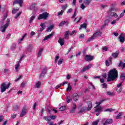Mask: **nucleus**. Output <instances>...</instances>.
<instances>
[{
    "label": "nucleus",
    "instance_id": "f257e3e1",
    "mask_svg": "<svg viewBox=\"0 0 125 125\" xmlns=\"http://www.w3.org/2000/svg\"><path fill=\"white\" fill-rule=\"evenodd\" d=\"M118 71L114 68L109 71L107 82H111L115 81L118 78Z\"/></svg>",
    "mask_w": 125,
    "mask_h": 125
},
{
    "label": "nucleus",
    "instance_id": "f03ea898",
    "mask_svg": "<svg viewBox=\"0 0 125 125\" xmlns=\"http://www.w3.org/2000/svg\"><path fill=\"white\" fill-rule=\"evenodd\" d=\"M101 35H102V32H101V31H98L94 33L93 35L87 40V42H89L93 41V40L96 39V38L101 37Z\"/></svg>",
    "mask_w": 125,
    "mask_h": 125
},
{
    "label": "nucleus",
    "instance_id": "7ed1b4c3",
    "mask_svg": "<svg viewBox=\"0 0 125 125\" xmlns=\"http://www.w3.org/2000/svg\"><path fill=\"white\" fill-rule=\"evenodd\" d=\"M10 22V20L9 19H7L6 20V23L4 25L1 26L0 28V30L2 33H4L5 32V30L8 26H9V22Z\"/></svg>",
    "mask_w": 125,
    "mask_h": 125
},
{
    "label": "nucleus",
    "instance_id": "20e7f679",
    "mask_svg": "<svg viewBox=\"0 0 125 125\" xmlns=\"http://www.w3.org/2000/svg\"><path fill=\"white\" fill-rule=\"evenodd\" d=\"M48 15H49V14H48L47 12H45L42 14H40L38 17V20H41V19L46 20L47 17H48Z\"/></svg>",
    "mask_w": 125,
    "mask_h": 125
},
{
    "label": "nucleus",
    "instance_id": "39448f33",
    "mask_svg": "<svg viewBox=\"0 0 125 125\" xmlns=\"http://www.w3.org/2000/svg\"><path fill=\"white\" fill-rule=\"evenodd\" d=\"M95 112H96V116H99L100 113L103 111V107L101 106H95Z\"/></svg>",
    "mask_w": 125,
    "mask_h": 125
},
{
    "label": "nucleus",
    "instance_id": "423d86ee",
    "mask_svg": "<svg viewBox=\"0 0 125 125\" xmlns=\"http://www.w3.org/2000/svg\"><path fill=\"white\" fill-rule=\"evenodd\" d=\"M9 86H10V83H9L7 86L6 85L5 83H3L1 86V92H4Z\"/></svg>",
    "mask_w": 125,
    "mask_h": 125
},
{
    "label": "nucleus",
    "instance_id": "0eeeda50",
    "mask_svg": "<svg viewBox=\"0 0 125 125\" xmlns=\"http://www.w3.org/2000/svg\"><path fill=\"white\" fill-rule=\"evenodd\" d=\"M125 34L122 33L119 37V40L120 42H122V43L125 42Z\"/></svg>",
    "mask_w": 125,
    "mask_h": 125
},
{
    "label": "nucleus",
    "instance_id": "6e6552de",
    "mask_svg": "<svg viewBox=\"0 0 125 125\" xmlns=\"http://www.w3.org/2000/svg\"><path fill=\"white\" fill-rule=\"evenodd\" d=\"M26 114H27V108H26V107H23L21 112V113L20 117L22 118V117H24Z\"/></svg>",
    "mask_w": 125,
    "mask_h": 125
},
{
    "label": "nucleus",
    "instance_id": "1a4fd4ad",
    "mask_svg": "<svg viewBox=\"0 0 125 125\" xmlns=\"http://www.w3.org/2000/svg\"><path fill=\"white\" fill-rule=\"evenodd\" d=\"M84 60L87 62L91 61L92 60H93V56L86 55L85 56Z\"/></svg>",
    "mask_w": 125,
    "mask_h": 125
},
{
    "label": "nucleus",
    "instance_id": "9d476101",
    "mask_svg": "<svg viewBox=\"0 0 125 125\" xmlns=\"http://www.w3.org/2000/svg\"><path fill=\"white\" fill-rule=\"evenodd\" d=\"M72 98L73 99L74 101H75V102H77L78 100H79V98H80V97L78 95V94L76 93H74L72 96Z\"/></svg>",
    "mask_w": 125,
    "mask_h": 125
},
{
    "label": "nucleus",
    "instance_id": "9b49d317",
    "mask_svg": "<svg viewBox=\"0 0 125 125\" xmlns=\"http://www.w3.org/2000/svg\"><path fill=\"white\" fill-rule=\"evenodd\" d=\"M18 3L21 7H22V4H23V0H15L13 2V5Z\"/></svg>",
    "mask_w": 125,
    "mask_h": 125
},
{
    "label": "nucleus",
    "instance_id": "f8f14e48",
    "mask_svg": "<svg viewBox=\"0 0 125 125\" xmlns=\"http://www.w3.org/2000/svg\"><path fill=\"white\" fill-rule=\"evenodd\" d=\"M92 67V65L89 64L87 66L83 68L82 70H81V73H84V72H85L86 70L90 69Z\"/></svg>",
    "mask_w": 125,
    "mask_h": 125
},
{
    "label": "nucleus",
    "instance_id": "ddd939ff",
    "mask_svg": "<svg viewBox=\"0 0 125 125\" xmlns=\"http://www.w3.org/2000/svg\"><path fill=\"white\" fill-rule=\"evenodd\" d=\"M110 124H113V119H108L105 120V123L103 124V125H110Z\"/></svg>",
    "mask_w": 125,
    "mask_h": 125
},
{
    "label": "nucleus",
    "instance_id": "4468645a",
    "mask_svg": "<svg viewBox=\"0 0 125 125\" xmlns=\"http://www.w3.org/2000/svg\"><path fill=\"white\" fill-rule=\"evenodd\" d=\"M47 70V68L45 67L42 70L41 75H40V78H42V77H44V75L46 74V71Z\"/></svg>",
    "mask_w": 125,
    "mask_h": 125
},
{
    "label": "nucleus",
    "instance_id": "2eb2a0df",
    "mask_svg": "<svg viewBox=\"0 0 125 125\" xmlns=\"http://www.w3.org/2000/svg\"><path fill=\"white\" fill-rule=\"evenodd\" d=\"M66 25V26H68L69 25V22L68 21H62L59 24V27H62V26H64V25Z\"/></svg>",
    "mask_w": 125,
    "mask_h": 125
},
{
    "label": "nucleus",
    "instance_id": "dca6fc26",
    "mask_svg": "<svg viewBox=\"0 0 125 125\" xmlns=\"http://www.w3.org/2000/svg\"><path fill=\"white\" fill-rule=\"evenodd\" d=\"M58 42L59 43H60V44L61 45V46H62V45H64V44L65 43L63 38H59Z\"/></svg>",
    "mask_w": 125,
    "mask_h": 125
},
{
    "label": "nucleus",
    "instance_id": "f3484780",
    "mask_svg": "<svg viewBox=\"0 0 125 125\" xmlns=\"http://www.w3.org/2000/svg\"><path fill=\"white\" fill-rule=\"evenodd\" d=\"M88 107L87 108V111H90L91 108H92V103L91 102H87Z\"/></svg>",
    "mask_w": 125,
    "mask_h": 125
},
{
    "label": "nucleus",
    "instance_id": "a211bd4d",
    "mask_svg": "<svg viewBox=\"0 0 125 125\" xmlns=\"http://www.w3.org/2000/svg\"><path fill=\"white\" fill-rule=\"evenodd\" d=\"M52 36H53V33H51L50 34L45 36L43 39V41H47V40H49V39L51 38Z\"/></svg>",
    "mask_w": 125,
    "mask_h": 125
},
{
    "label": "nucleus",
    "instance_id": "6ab92c4d",
    "mask_svg": "<svg viewBox=\"0 0 125 125\" xmlns=\"http://www.w3.org/2000/svg\"><path fill=\"white\" fill-rule=\"evenodd\" d=\"M116 8L115 7H111V8L107 11V14H110L112 11H115Z\"/></svg>",
    "mask_w": 125,
    "mask_h": 125
},
{
    "label": "nucleus",
    "instance_id": "aec40b11",
    "mask_svg": "<svg viewBox=\"0 0 125 125\" xmlns=\"http://www.w3.org/2000/svg\"><path fill=\"white\" fill-rule=\"evenodd\" d=\"M110 16L111 17H115V18H118V17H119V16L117 13L112 12L110 13Z\"/></svg>",
    "mask_w": 125,
    "mask_h": 125
},
{
    "label": "nucleus",
    "instance_id": "412c9836",
    "mask_svg": "<svg viewBox=\"0 0 125 125\" xmlns=\"http://www.w3.org/2000/svg\"><path fill=\"white\" fill-rule=\"evenodd\" d=\"M122 69H125V63L123 62L122 61H120V62L119 63L118 65V67H122Z\"/></svg>",
    "mask_w": 125,
    "mask_h": 125
},
{
    "label": "nucleus",
    "instance_id": "4be33fe9",
    "mask_svg": "<svg viewBox=\"0 0 125 125\" xmlns=\"http://www.w3.org/2000/svg\"><path fill=\"white\" fill-rule=\"evenodd\" d=\"M120 79L122 81V83H124L125 82V74L124 73H121L120 76Z\"/></svg>",
    "mask_w": 125,
    "mask_h": 125
},
{
    "label": "nucleus",
    "instance_id": "5701e85b",
    "mask_svg": "<svg viewBox=\"0 0 125 125\" xmlns=\"http://www.w3.org/2000/svg\"><path fill=\"white\" fill-rule=\"evenodd\" d=\"M119 54H120V53L119 51H117L115 53H112V56L114 58H117V57L119 56Z\"/></svg>",
    "mask_w": 125,
    "mask_h": 125
},
{
    "label": "nucleus",
    "instance_id": "b1692460",
    "mask_svg": "<svg viewBox=\"0 0 125 125\" xmlns=\"http://www.w3.org/2000/svg\"><path fill=\"white\" fill-rule=\"evenodd\" d=\"M15 70L18 72V68L20 67V62H17V64L15 65Z\"/></svg>",
    "mask_w": 125,
    "mask_h": 125
},
{
    "label": "nucleus",
    "instance_id": "393cba45",
    "mask_svg": "<svg viewBox=\"0 0 125 125\" xmlns=\"http://www.w3.org/2000/svg\"><path fill=\"white\" fill-rule=\"evenodd\" d=\"M90 2H91V0H84V3L87 6L90 4Z\"/></svg>",
    "mask_w": 125,
    "mask_h": 125
},
{
    "label": "nucleus",
    "instance_id": "a878e982",
    "mask_svg": "<svg viewBox=\"0 0 125 125\" xmlns=\"http://www.w3.org/2000/svg\"><path fill=\"white\" fill-rule=\"evenodd\" d=\"M77 108V105H76V104H73V107L72 109L70 110V113H75L76 111V109Z\"/></svg>",
    "mask_w": 125,
    "mask_h": 125
},
{
    "label": "nucleus",
    "instance_id": "bb28decb",
    "mask_svg": "<svg viewBox=\"0 0 125 125\" xmlns=\"http://www.w3.org/2000/svg\"><path fill=\"white\" fill-rule=\"evenodd\" d=\"M53 27H54V26L53 25H50L47 28V30H46V32H51V31L52 30V29H53Z\"/></svg>",
    "mask_w": 125,
    "mask_h": 125
},
{
    "label": "nucleus",
    "instance_id": "cd10ccee",
    "mask_svg": "<svg viewBox=\"0 0 125 125\" xmlns=\"http://www.w3.org/2000/svg\"><path fill=\"white\" fill-rule=\"evenodd\" d=\"M40 26H41V28H40V30L39 31H40V32H42V31H43L44 29H45V24L41 23Z\"/></svg>",
    "mask_w": 125,
    "mask_h": 125
},
{
    "label": "nucleus",
    "instance_id": "c85d7f7f",
    "mask_svg": "<svg viewBox=\"0 0 125 125\" xmlns=\"http://www.w3.org/2000/svg\"><path fill=\"white\" fill-rule=\"evenodd\" d=\"M86 23H84L81 25L80 30H82V28H83L84 29H86V26H87Z\"/></svg>",
    "mask_w": 125,
    "mask_h": 125
},
{
    "label": "nucleus",
    "instance_id": "c756f323",
    "mask_svg": "<svg viewBox=\"0 0 125 125\" xmlns=\"http://www.w3.org/2000/svg\"><path fill=\"white\" fill-rule=\"evenodd\" d=\"M43 120L45 121H47L48 122H50L51 121V119H50V117L49 116H44L43 117Z\"/></svg>",
    "mask_w": 125,
    "mask_h": 125
},
{
    "label": "nucleus",
    "instance_id": "7c9ffc66",
    "mask_svg": "<svg viewBox=\"0 0 125 125\" xmlns=\"http://www.w3.org/2000/svg\"><path fill=\"white\" fill-rule=\"evenodd\" d=\"M68 7V5L67 4H65L63 5L62 6V10L63 11V12L66 10V9Z\"/></svg>",
    "mask_w": 125,
    "mask_h": 125
},
{
    "label": "nucleus",
    "instance_id": "2f4dec72",
    "mask_svg": "<svg viewBox=\"0 0 125 125\" xmlns=\"http://www.w3.org/2000/svg\"><path fill=\"white\" fill-rule=\"evenodd\" d=\"M26 36H27V33H25L22 36V38L19 40V43L21 42H22V41H23V40L25 39Z\"/></svg>",
    "mask_w": 125,
    "mask_h": 125
},
{
    "label": "nucleus",
    "instance_id": "473e14b6",
    "mask_svg": "<svg viewBox=\"0 0 125 125\" xmlns=\"http://www.w3.org/2000/svg\"><path fill=\"white\" fill-rule=\"evenodd\" d=\"M72 90V86L70 83L68 84L67 88L66 89V91H71Z\"/></svg>",
    "mask_w": 125,
    "mask_h": 125
},
{
    "label": "nucleus",
    "instance_id": "72a5a7b5",
    "mask_svg": "<svg viewBox=\"0 0 125 125\" xmlns=\"http://www.w3.org/2000/svg\"><path fill=\"white\" fill-rule=\"evenodd\" d=\"M32 49H33V44H30L27 48V50L28 51H32Z\"/></svg>",
    "mask_w": 125,
    "mask_h": 125
},
{
    "label": "nucleus",
    "instance_id": "f704fd0d",
    "mask_svg": "<svg viewBox=\"0 0 125 125\" xmlns=\"http://www.w3.org/2000/svg\"><path fill=\"white\" fill-rule=\"evenodd\" d=\"M43 50V49H42V48H41L39 50V51L38 54V57H40V56H41Z\"/></svg>",
    "mask_w": 125,
    "mask_h": 125
},
{
    "label": "nucleus",
    "instance_id": "c9c22d12",
    "mask_svg": "<svg viewBox=\"0 0 125 125\" xmlns=\"http://www.w3.org/2000/svg\"><path fill=\"white\" fill-rule=\"evenodd\" d=\"M35 18H36L35 16H32V17H31V18L29 19V23H32V22H33V21L35 19Z\"/></svg>",
    "mask_w": 125,
    "mask_h": 125
},
{
    "label": "nucleus",
    "instance_id": "e433bc0d",
    "mask_svg": "<svg viewBox=\"0 0 125 125\" xmlns=\"http://www.w3.org/2000/svg\"><path fill=\"white\" fill-rule=\"evenodd\" d=\"M69 30L66 31L65 34L64 35V38L65 39H69V36H68V35H69Z\"/></svg>",
    "mask_w": 125,
    "mask_h": 125
},
{
    "label": "nucleus",
    "instance_id": "4c0bfd02",
    "mask_svg": "<svg viewBox=\"0 0 125 125\" xmlns=\"http://www.w3.org/2000/svg\"><path fill=\"white\" fill-rule=\"evenodd\" d=\"M76 34H77V31L76 30H73L72 32H70L69 31V36H73V35H76Z\"/></svg>",
    "mask_w": 125,
    "mask_h": 125
},
{
    "label": "nucleus",
    "instance_id": "58836bf2",
    "mask_svg": "<svg viewBox=\"0 0 125 125\" xmlns=\"http://www.w3.org/2000/svg\"><path fill=\"white\" fill-rule=\"evenodd\" d=\"M36 4H37V3H34L31 4V5L30 6V10H32V9H35Z\"/></svg>",
    "mask_w": 125,
    "mask_h": 125
},
{
    "label": "nucleus",
    "instance_id": "ea45409f",
    "mask_svg": "<svg viewBox=\"0 0 125 125\" xmlns=\"http://www.w3.org/2000/svg\"><path fill=\"white\" fill-rule=\"evenodd\" d=\"M40 86H41V82H38L36 83L35 85V87L37 88H40Z\"/></svg>",
    "mask_w": 125,
    "mask_h": 125
},
{
    "label": "nucleus",
    "instance_id": "a19ab883",
    "mask_svg": "<svg viewBox=\"0 0 125 125\" xmlns=\"http://www.w3.org/2000/svg\"><path fill=\"white\" fill-rule=\"evenodd\" d=\"M64 60H63V59H60L59 61L58 62V65H61V64H62V63H63Z\"/></svg>",
    "mask_w": 125,
    "mask_h": 125
},
{
    "label": "nucleus",
    "instance_id": "79ce46f5",
    "mask_svg": "<svg viewBox=\"0 0 125 125\" xmlns=\"http://www.w3.org/2000/svg\"><path fill=\"white\" fill-rule=\"evenodd\" d=\"M122 115H123V112H119V113L116 116V119H121V116H122Z\"/></svg>",
    "mask_w": 125,
    "mask_h": 125
},
{
    "label": "nucleus",
    "instance_id": "37998d69",
    "mask_svg": "<svg viewBox=\"0 0 125 125\" xmlns=\"http://www.w3.org/2000/svg\"><path fill=\"white\" fill-rule=\"evenodd\" d=\"M119 20H118V18H117L115 20H113L111 22V25H115L117 23V21H119Z\"/></svg>",
    "mask_w": 125,
    "mask_h": 125
},
{
    "label": "nucleus",
    "instance_id": "c03bdc74",
    "mask_svg": "<svg viewBox=\"0 0 125 125\" xmlns=\"http://www.w3.org/2000/svg\"><path fill=\"white\" fill-rule=\"evenodd\" d=\"M66 100L67 103H70V102L72 101V99H71V98H70V97H67Z\"/></svg>",
    "mask_w": 125,
    "mask_h": 125
},
{
    "label": "nucleus",
    "instance_id": "a18cd8bd",
    "mask_svg": "<svg viewBox=\"0 0 125 125\" xmlns=\"http://www.w3.org/2000/svg\"><path fill=\"white\" fill-rule=\"evenodd\" d=\"M124 15H125L124 13H121L120 16L117 17V20H120V19H121V18H122V17H123Z\"/></svg>",
    "mask_w": 125,
    "mask_h": 125
},
{
    "label": "nucleus",
    "instance_id": "49530a36",
    "mask_svg": "<svg viewBox=\"0 0 125 125\" xmlns=\"http://www.w3.org/2000/svg\"><path fill=\"white\" fill-rule=\"evenodd\" d=\"M112 111H114L112 108H107L104 110V112H112Z\"/></svg>",
    "mask_w": 125,
    "mask_h": 125
},
{
    "label": "nucleus",
    "instance_id": "de8ad7c7",
    "mask_svg": "<svg viewBox=\"0 0 125 125\" xmlns=\"http://www.w3.org/2000/svg\"><path fill=\"white\" fill-rule=\"evenodd\" d=\"M19 11V9H14L12 11V13H13V14H15V13H16Z\"/></svg>",
    "mask_w": 125,
    "mask_h": 125
},
{
    "label": "nucleus",
    "instance_id": "09e8293b",
    "mask_svg": "<svg viewBox=\"0 0 125 125\" xmlns=\"http://www.w3.org/2000/svg\"><path fill=\"white\" fill-rule=\"evenodd\" d=\"M16 48V44L14 43L12 45L11 47V50H13V49H15Z\"/></svg>",
    "mask_w": 125,
    "mask_h": 125
},
{
    "label": "nucleus",
    "instance_id": "8fccbe9b",
    "mask_svg": "<svg viewBox=\"0 0 125 125\" xmlns=\"http://www.w3.org/2000/svg\"><path fill=\"white\" fill-rule=\"evenodd\" d=\"M57 118V116H55V115H50V119H51V120H55V119Z\"/></svg>",
    "mask_w": 125,
    "mask_h": 125
},
{
    "label": "nucleus",
    "instance_id": "3c124183",
    "mask_svg": "<svg viewBox=\"0 0 125 125\" xmlns=\"http://www.w3.org/2000/svg\"><path fill=\"white\" fill-rule=\"evenodd\" d=\"M103 100L100 101V102H96V104H97V105L96 107H100L99 105H101V103H102V102H103Z\"/></svg>",
    "mask_w": 125,
    "mask_h": 125
},
{
    "label": "nucleus",
    "instance_id": "603ef678",
    "mask_svg": "<svg viewBox=\"0 0 125 125\" xmlns=\"http://www.w3.org/2000/svg\"><path fill=\"white\" fill-rule=\"evenodd\" d=\"M63 13H64V11L61 10V12H58L57 16H59L60 15L62 16V15H63Z\"/></svg>",
    "mask_w": 125,
    "mask_h": 125
},
{
    "label": "nucleus",
    "instance_id": "864d4df0",
    "mask_svg": "<svg viewBox=\"0 0 125 125\" xmlns=\"http://www.w3.org/2000/svg\"><path fill=\"white\" fill-rule=\"evenodd\" d=\"M66 110V107L65 106H62L60 108L59 111H65Z\"/></svg>",
    "mask_w": 125,
    "mask_h": 125
},
{
    "label": "nucleus",
    "instance_id": "5fc2aeb1",
    "mask_svg": "<svg viewBox=\"0 0 125 125\" xmlns=\"http://www.w3.org/2000/svg\"><path fill=\"white\" fill-rule=\"evenodd\" d=\"M7 18V13L6 14H5L3 15L2 21H4V20H5Z\"/></svg>",
    "mask_w": 125,
    "mask_h": 125
},
{
    "label": "nucleus",
    "instance_id": "6e6d98bb",
    "mask_svg": "<svg viewBox=\"0 0 125 125\" xmlns=\"http://www.w3.org/2000/svg\"><path fill=\"white\" fill-rule=\"evenodd\" d=\"M20 15H21V12L17 13L16 16H15V19H17V18H18V17H19V16H20Z\"/></svg>",
    "mask_w": 125,
    "mask_h": 125
},
{
    "label": "nucleus",
    "instance_id": "4d7b16f0",
    "mask_svg": "<svg viewBox=\"0 0 125 125\" xmlns=\"http://www.w3.org/2000/svg\"><path fill=\"white\" fill-rule=\"evenodd\" d=\"M85 110H86V108L85 107H82L81 110L80 111V113H83V112H84V111H85Z\"/></svg>",
    "mask_w": 125,
    "mask_h": 125
},
{
    "label": "nucleus",
    "instance_id": "13d9d810",
    "mask_svg": "<svg viewBox=\"0 0 125 125\" xmlns=\"http://www.w3.org/2000/svg\"><path fill=\"white\" fill-rule=\"evenodd\" d=\"M98 123H99V120H97L92 123V125H98Z\"/></svg>",
    "mask_w": 125,
    "mask_h": 125
},
{
    "label": "nucleus",
    "instance_id": "bf43d9fd",
    "mask_svg": "<svg viewBox=\"0 0 125 125\" xmlns=\"http://www.w3.org/2000/svg\"><path fill=\"white\" fill-rule=\"evenodd\" d=\"M122 90H123V88H122V87H120L119 88V89H116V91H117V92H118V93H121V92H122Z\"/></svg>",
    "mask_w": 125,
    "mask_h": 125
},
{
    "label": "nucleus",
    "instance_id": "052dcab7",
    "mask_svg": "<svg viewBox=\"0 0 125 125\" xmlns=\"http://www.w3.org/2000/svg\"><path fill=\"white\" fill-rule=\"evenodd\" d=\"M80 7H81V8L83 10H84V9L85 8V6L84 5V4H81V6H80Z\"/></svg>",
    "mask_w": 125,
    "mask_h": 125
},
{
    "label": "nucleus",
    "instance_id": "680f3d73",
    "mask_svg": "<svg viewBox=\"0 0 125 125\" xmlns=\"http://www.w3.org/2000/svg\"><path fill=\"white\" fill-rule=\"evenodd\" d=\"M107 95H109V96H112V95H114V92H111L110 91H108L107 92Z\"/></svg>",
    "mask_w": 125,
    "mask_h": 125
},
{
    "label": "nucleus",
    "instance_id": "e2e57ef3",
    "mask_svg": "<svg viewBox=\"0 0 125 125\" xmlns=\"http://www.w3.org/2000/svg\"><path fill=\"white\" fill-rule=\"evenodd\" d=\"M8 72H9V69H7V68L4 69V73L5 74H7V73H8Z\"/></svg>",
    "mask_w": 125,
    "mask_h": 125
},
{
    "label": "nucleus",
    "instance_id": "0e129e2a",
    "mask_svg": "<svg viewBox=\"0 0 125 125\" xmlns=\"http://www.w3.org/2000/svg\"><path fill=\"white\" fill-rule=\"evenodd\" d=\"M59 58H60V56H56V57L55 58V62H57V61H58V59H59Z\"/></svg>",
    "mask_w": 125,
    "mask_h": 125
},
{
    "label": "nucleus",
    "instance_id": "69168bd1",
    "mask_svg": "<svg viewBox=\"0 0 125 125\" xmlns=\"http://www.w3.org/2000/svg\"><path fill=\"white\" fill-rule=\"evenodd\" d=\"M83 38H84V34H81L80 35L79 39H83Z\"/></svg>",
    "mask_w": 125,
    "mask_h": 125
},
{
    "label": "nucleus",
    "instance_id": "338daca9",
    "mask_svg": "<svg viewBox=\"0 0 125 125\" xmlns=\"http://www.w3.org/2000/svg\"><path fill=\"white\" fill-rule=\"evenodd\" d=\"M19 108V107H18V105H15V106L14 107V111H17V110H18Z\"/></svg>",
    "mask_w": 125,
    "mask_h": 125
},
{
    "label": "nucleus",
    "instance_id": "774afa93",
    "mask_svg": "<svg viewBox=\"0 0 125 125\" xmlns=\"http://www.w3.org/2000/svg\"><path fill=\"white\" fill-rule=\"evenodd\" d=\"M73 12V9L72 8H70V9H69L67 11V13H71V12Z\"/></svg>",
    "mask_w": 125,
    "mask_h": 125
}]
</instances>
